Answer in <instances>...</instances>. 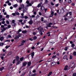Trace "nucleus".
Wrapping results in <instances>:
<instances>
[{"label":"nucleus","instance_id":"1","mask_svg":"<svg viewBox=\"0 0 76 76\" xmlns=\"http://www.w3.org/2000/svg\"><path fill=\"white\" fill-rule=\"evenodd\" d=\"M22 35V34H18V35L16 36L14 38L15 39H18Z\"/></svg>","mask_w":76,"mask_h":76},{"label":"nucleus","instance_id":"2","mask_svg":"<svg viewBox=\"0 0 76 76\" xmlns=\"http://www.w3.org/2000/svg\"><path fill=\"white\" fill-rule=\"evenodd\" d=\"M37 30H39V32H42V31L43 30V28L40 27L37 28Z\"/></svg>","mask_w":76,"mask_h":76},{"label":"nucleus","instance_id":"3","mask_svg":"<svg viewBox=\"0 0 76 76\" xmlns=\"http://www.w3.org/2000/svg\"><path fill=\"white\" fill-rule=\"evenodd\" d=\"M27 64V63L26 62H25L23 63V67H25V66H26V65Z\"/></svg>","mask_w":76,"mask_h":76},{"label":"nucleus","instance_id":"4","mask_svg":"<svg viewBox=\"0 0 76 76\" xmlns=\"http://www.w3.org/2000/svg\"><path fill=\"white\" fill-rule=\"evenodd\" d=\"M31 62H28L27 63V66L28 67H30V66H31Z\"/></svg>","mask_w":76,"mask_h":76},{"label":"nucleus","instance_id":"5","mask_svg":"<svg viewBox=\"0 0 76 76\" xmlns=\"http://www.w3.org/2000/svg\"><path fill=\"white\" fill-rule=\"evenodd\" d=\"M1 32H3L4 31H6V28H1Z\"/></svg>","mask_w":76,"mask_h":76},{"label":"nucleus","instance_id":"6","mask_svg":"<svg viewBox=\"0 0 76 76\" xmlns=\"http://www.w3.org/2000/svg\"><path fill=\"white\" fill-rule=\"evenodd\" d=\"M51 25H53V23H50L49 24H48L47 26H48V27H50V28L51 27Z\"/></svg>","mask_w":76,"mask_h":76},{"label":"nucleus","instance_id":"7","mask_svg":"<svg viewBox=\"0 0 76 76\" xmlns=\"http://www.w3.org/2000/svg\"><path fill=\"white\" fill-rule=\"evenodd\" d=\"M28 23L30 24V25H32V23H33V21L32 20H30L29 22Z\"/></svg>","mask_w":76,"mask_h":76},{"label":"nucleus","instance_id":"8","mask_svg":"<svg viewBox=\"0 0 76 76\" xmlns=\"http://www.w3.org/2000/svg\"><path fill=\"white\" fill-rule=\"evenodd\" d=\"M64 10L63 8H62L61 10V13H64Z\"/></svg>","mask_w":76,"mask_h":76},{"label":"nucleus","instance_id":"9","mask_svg":"<svg viewBox=\"0 0 76 76\" xmlns=\"http://www.w3.org/2000/svg\"><path fill=\"white\" fill-rule=\"evenodd\" d=\"M66 59V60H68V58H67V56H64L63 57V59Z\"/></svg>","mask_w":76,"mask_h":76},{"label":"nucleus","instance_id":"10","mask_svg":"<svg viewBox=\"0 0 76 76\" xmlns=\"http://www.w3.org/2000/svg\"><path fill=\"white\" fill-rule=\"evenodd\" d=\"M55 64H56V62L53 61L52 63V66H54Z\"/></svg>","mask_w":76,"mask_h":76},{"label":"nucleus","instance_id":"11","mask_svg":"<svg viewBox=\"0 0 76 76\" xmlns=\"http://www.w3.org/2000/svg\"><path fill=\"white\" fill-rule=\"evenodd\" d=\"M36 75H37V74H36V73H34V74H31L29 75L30 76H36Z\"/></svg>","mask_w":76,"mask_h":76},{"label":"nucleus","instance_id":"12","mask_svg":"<svg viewBox=\"0 0 76 76\" xmlns=\"http://www.w3.org/2000/svg\"><path fill=\"white\" fill-rule=\"evenodd\" d=\"M67 67H68V66L66 65L65 66L64 68V70H67Z\"/></svg>","mask_w":76,"mask_h":76},{"label":"nucleus","instance_id":"13","mask_svg":"<svg viewBox=\"0 0 76 76\" xmlns=\"http://www.w3.org/2000/svg\"><path fill=\"white\" fill-rule=\"evenodd\" d=\"M72 19V18H70L68 19V21H69V22H71L72 20H73Z\"/></svg>","mask_w":76,"mask_h":76},{"label":"nucleus","instance_id":"14","mask_svg":"<svg viewBox=\"0 0 76 76\" xmlns=\"http://www.w3.org/2000/svg\"><path fill=\"white\" fill-rule=\"evenodd\" d=\"M3 39H4V37L2 36L0 38V40L1 41H2Z\"/></svg>","mask_w":76,"mask_h":76},{"label":"nucleus","instance_id":"15","mask_svg":"<svg viewBox=\"0 0 76 76\" xmlns=\"http://www.w3.org/2000/svg\"><path fill=\"white\" fill-rule=\"evenodd\" d=\"M52 72L51 71L50 72L49 74L48 75V76H50V75H51V74H52Z\"/></svg>","mask_w":76,"mask_h":76},{"label":"nucleus","instance_id":"16","mask_svg":"<svg viewBox=\"0 0 76 76\" xmlns=\"http://www.w3.org/2000/svg\"><path fill=\"white\" fill-rule=\"evenodd\" d=\"M41 4H42V3H40V4H39L37 6V7L38 8H39L40 7H41Z\"/></svg>","mask_w":76,"mask_h":76},{"label":"nucleus","instance_id":"17","mask_svg":"<svg viewBox=\"0 0 76 76\" xmlns=\"http://www.w3.org/2000/svg\"><path fill=\"white\" fill-rule=\"evenodd\" d=\"M22 32L23 34H26L27 32V31L26 30H24L22 31Z\"/></svg>","mask_w":76,"mask_h":76},{"label":"nucleus","instance_id":"18","mask_svg":"<svg viewBox=\"0 0 76 76\" xmlns=\"http://www.w3.org/2000/svg\"><path fill=\"white\" fill-rule=\"evenodd\" d=\"M12 26H16V23H12Z\"/></svg>","mask_w":76,"mask_h":76},{"label":"nucleus","instance_id":"19","mask_svg":"<svg viewBox=\"0 0 76 76\" xmlns=\"http://www.w3.org/2000/svg\"><path fill=\"white\" fill-rule=\"evenodd\" d=\"M44 9H45V8H44V7L42 6L41 7V10H44Z\"/></svg>","mask_w":76,"mask_h":76},{"label":"nucleus","instance_id":"20","mask_svg":"<svg viewBox=\"0 0 76 76\" xmlns=\"http://www.w3.org/2000/svg\"><path fill=\"white\" fill-rule=\"evenodd\" d=\"M34 54H35V53L34 52H33L31 53V56H34Z\"/></svg>","mask_w":76,"mask_h":76},{"label":"nucleus","instance_id":"21","mask_svg":"<svg viewBox=\"0 0 76 76\" xmlns=\"http://www.w3.org/2000/svg\"><path fill=\"white\" fill-rule=\"evenodd\" d=\"M16 60H17V61H18V60H19V57L18 56H17L16 58Z\"/></svg>","mask_w":76,"mask_h":76},{"label":"nucleus","instance_id":"22","mask_svg":"<svg viewBox=\"0 0 76 76\" xmlns=\"http://www.w3.org/2000/svg\"><path fill=\"white\" fill-rule=\"evenodd\" d=\"M23 59H24L23 57H21L20 58V61H22L23 60Z\"/></svg>","mask_w":76,"mask_h":76},{"label":"nucleus","instance_id":"23","mask_svg":"<svg viewBox=\"0 0 76 76\" xmlns=\"http://www.w3.org/2000/svg\"><path fill=\"white\" fill-rule=\"evenodd\" d=\"M4 69V68L3 67H2L1 68H0V71H2Z\"/></svg>","mask_w":76,"mask_h":76},{"label":"nucleus","instance_id":"24","mask_svg":"<svg viewBox=\"0 0 76 76\" xmlns=\"http://www.w3.org/2000/svg\"><path fill=\"white\" fill-rule=\"evenodd\" d=\"M32 6V4L31 3L28 4V5H27V7H29V6Z\"/></svg>","mask_w":76,"mask_h":76},{"label":"nucleus","instance_id":"25","mask_svg":"<svg viewBox=\"0 0 76 76\" xmlns=\"http://www.w3.org/2000/svg\"><path fill=\"white\" fill-rule=\"evenodd\" d=\"M17 65H18V64H19L20 63V61H17Z\"/></svg>","mask_w":76,"mask_h":76},{"label":"nucleus","instance_id":"26","mask_svg":"<svg viewBox=\"0 0 76 76\" xmlns=\"http://www.w3.org/2000/svg\"><path fill=\"white\" fill-rule=\"evenodd\" d=\"M9 38H12V37L10 36V35H9L8 36V37H7V39H8Z\"/></svg>","mask_w":76,"mask_h":76},{"label":"nucleus","instance_id":"27","mask_svg":"<svg viewBox=\"0 0 76 76\" xmlns=\"http://www.w3.org/2000/svg\"><path fill=\"white\" fill-rule=\"evenodd\" d=\"M4 45V43H0V46H3Z\"/></svg>","mask_w":76,"mask_h":76},{"label":"nucleus","instance_id":"28","mask_svg":"<svg viewBox=\"0 0 76 76\" xmlns=\"http://www.w3.org/2000/svg\"><path fill=\"white\" fill-rule=\"evenodd\" d=\"M33 38L34 39H37V37L36 36H34V37H33Z\"/></svg>","mask_w":76,"mask_h":76},{"label":"nucleus","instance_id":"29","mask_svg":"<svg viewBox=\"0 0 76 76\" xmlns=\"http://www.w3.org/2000/svg\"><path fill=\"white\" fill-rule=\"evenodd\" d=\"M15 15H19L20 14L19 12H15Z\"/></svg>","mask_w":76,"mask_h":76},{"label":"nucleus","instance_id":"30","mask_svg":"<svg viewBox=\"0 0 76 76\" xmlns=\"http://www.w3.org/2000/svg\"><path fill=\"white\" fill-rule=\"evenodd\" d=\"M75 46V44H72L71 47H72V48H74V46Z\"/></svg>","mask_w":76,"mask_h":76},{"label":"nucleus","instance_id":"31","mask_svg":"<svg viewBox=\"0 0 76 76\" xmlns=\"http://www.w3.org/2000/svg\"><path fill=\"white\" fill-rule=\"evenodd\" d=\"M25 73H26L25 72H23V74H22V75H21L20 76H23L25 75Z\"/></svg>","mask_w":76,"mask_h":76},{"label":"nucleus","instance_id":"32","mask_svg":"<svg viewBox=\"0 0 76 76\" xmlns=\"http://www.w3.org/2000/svg\"><path fill=\"white\" fill-rule=\"evenodd\" d=\"M21 7L22 9H23V7H24V5L22 4L21 5Z\"/></svg>","mask_w":76,"mask_h":76},{"label":"nucleus","instance_id":"33","mask_svg":"<svg viewBox=\"0 0 76 76\" xmlns=\"http://www.w3.org/2000/svg\"><path fill=\"white\" fill-rule=\"evenodd\" d=\"M45 4H47V3H48V0H45Z\"/></svg>","mask_w":76,"mask_h":76},{"label":"nucleus","instance_id":"34","mask_svg":"<svg viewBox=\"0 0 76 76\" xmlns=\"http://www.w3.org/2000/svg\"><path fill=\"white\" fill-rule=\"evenodd\" d=\"M63 0H59V1H60V3L61 4V3H63Z\"/></svg>","mask_w":76,"mask_h":76},{"label":"nucleus","instance_id":"35","mask_svg":"<svg viewBox=\"0 0 76 76\" xmlns=\"http://www.w3.org/2000/svg\"><path fill=\"white\" fill-rule=\"evenodd\" d=\"M9 15H7L6 16V18H8V19H9Z\"/></svg>","mask_w":76,"mask_h":76},{"label":"nucleus","instance_id":"36","mask_svg":"<svg viewBox=\"0 0 76 76\" xmlns=\"http://www.w3.org/2000/svg\"><path fill=\"white\" fill-rule=\"evenodd\" d=\"M18 21H19V22H20V23H21L22 22V21H23V20H18Z\"/></svg>","mask_w":76,"mask_h":76},{"label":"nucleus","instance_id":"37","mask_svg":"<svg viewBox=\"0 0 76 76\" xmlns=\"http://www.w3.org/2000/svg\"><path fill=\"white\" fill-rule=\"evenodd\" d=\"M54 13L53 12V11H52L51 13V15H52V16L54 15Z\"/></svg>","mask_w":76,"mask_h":76},{"label":"nucleus","instance_id":"38","mask_svg":"<svg viewBox=\"0 0 76 76\" xmlns=\"http://www.w3.org/2000/svg\"><path fill=\"white\" fill-rule=\"evenodd\" d=\"M72 76H76V73H73Z\"/></svg>","mask_w":76,"mask_h":76},{"label":"nucleus","instance_id":"39","mask_svg":"<svg viewBox=\"0 0 76 76\" xmlns=\"http://www.w3.org/2000/svg\"><path fill=\"white\" fill-rule=\"evenodd\" d=\"M73 55H74V56H76V52H74Z\"/></svg>","mask_w":76,"mask_h":76},{"label":"nucleus","instance_id":"40","mask_svg":"<svg viewBox=\"0 0 76 76\" xmlns=\"http://www.w3.org/2000/svg\"><path fill=\"white\" fill-rule=\"evenodd\" d=\"M73 58V56H70L69 57V59H72Z\"/></svg>","mask_w":76,"mask_h":76},{"label":"nucleus","instance_id":"41","mask_svg":"<svg viewBox=\"0 0 76 76\" xmlns=\"http://www.w3.org/2000/svg\"><path fill=\"white\" fill-rule=\"evenodd\" d=\"M12 23H15V20H13L12 21Z\"/></svg>","mask_w":76,"mask_h":76},{"label":"nucleus","instance_id":"42","mask_svg":"<svg viewBox=\"0 0 76 76\" xmlns=\"http://www.w3.org/2000/svg\"><path fill=\"white\" fill-rule=\"evenodd\" d=\"M16 61V60L15 59H14L13 61L12 62V64H15V61Z\"/></svg>","mask_w":76,"mask_h":76},{"label":"nucleus","instance_id":"43","mask_svg":"<svg viewBox=\"0 0 76 76\" xmlns=\"http://www.w3.org/2000/svg\"><path fill=\"white\" fill-rule=\"evenodd\" d=\"M6 22L7 23V24H9L10 23L9 22L8 20H7L6 21Z\"/></svg>","mask_w":76,"mask_h":76},{"label":"nucleus","instance_id":"44","mask_svg":"<svg viewBox=\"0 0 76 76\" xmlns=\"http://www.w3.org/2000/svg\"><path fill=\"white\" fill-rule=\"evenodd\" d=\"M41 21L43 22L44 21V18L42 17L41 18Z\"/></svg>","mask_w":76,"mask_h":76},{"label":"nucleus","instance_id":"45","mask_svg":"<svg viewBox=\"0 0 76 76\" xmlns=\"http://www.w3.org/2000/svg\"><path fill=\"white\" fill-rule=\"evenodd\" d=\"M24 18L26 19H28V16H25L24 17Z\"/></svg>","mask_w":76,"mask_h":76},{"label":"nucleus","instance_id":"46","mask_svg":"<svg viewBox=\"0 0 76 76\" xmlns=\"http://www.w3.org/2000/svg\"><path fill=\"white\" fill-rule=\"evenodd\" d=\"M10 46H6L5 48H6V49H7V48H9V47H10Z\"/></svg>","mask_w":76,"mask_h":76},{"label":"nucleus","instance_id":"47","mask_svg":"<svg viewBox=\"0 0 76 76\" xmlns=\"http://www.w3.org/2000/svg\"><path fill=\"white\" fill-rule=\"evenodd\" d=\"M33 73H35L36 72V70L35 69H34L33 72H32Z\"/></svg>","mask_w":76,"mask_h":76},{"label":"nucleus","instance_id":"48","mask_svg":"<svg viewBox=\"0 0 76 76\" xmlns=\"http://www.w3.org/2000/svg\"><path fill=\"white\" fill-rule=\"evenodd\" d=\"M40 34L41 35H42V34H43V33H42V31H40V32H39Z\"/></svg>","mask_w":76,"mask_h":76},{"label":"nucleus","instance_id":"49","mask_svg":"<svg viewBox=\"0 0 76 76\" xmlns=\"http://www.w3.org/2000/svg\"><path fill=\"white\" fill-rule=\"evenodd\" d=\"M56 56H53V57H52V58H56Z\"/></svg>","mask_w":76,"mask_h":76},{"label":"nucleus","instance_id":"50","mask_svg":"<svg viewBox=\"0 0 76 76\" xmlns=\"http://www.w3.org/2000/svg\"><path fill=\"white\" fill-rule=\"evenodd\" d=\"M17 6H18V5L16 4H15L14 5V7H16Z\"/></svg>","mask_w":76,"mask_h":76},{"label":"nucleus","instance_id":"51","mask_svg":"<svg viewBox=\"0 0 76 76\" xmlns=\"http://www.w3.org/2000/svg\"><path fill=\"white\" fill-rule=\"evenodd\" d=\"M10 40H7L5 41L6 42H10Z\"/></svg>","mask_w":76,"mask_h":76},{"label":"nucleus","instance_id":"52","mask_svg":"<svg viewBox=\"0 0 76 76\" xmlns=\"http://www.w3.org/2000/svg\"><path fill=\"white\" fill-rule=\"evenodd\" d=\"M1 23H2V24H4V23H5V21H2V22H1Z\"/></svg>","mask_w":76,"mask_h":76},{"label":"nucleus","instance_id":"53","mask_svg":"<svg viewBox=\"0 0 76 76\" xmlns=\"http://www.w3.org/2000/svg\"><path fill=\"white\" fill-rule=\"evenodd\" d=\"M33 35H36V33L35 32H33Z\"/></svg>","mask_w":76,"mask_h":76},{"label":"nucleus","instance_id":"54","mask_svg":"<svg viewBox=\"0 0 76 76\" xmlns=\"http://www.w3.org/2000/svg\"><path fill=\"white\" fill-rule=\"evenodd\" d=\"M69 14L70 15H71L72 14V12H69Z\"/></svg>","mask_w":76,"mask_h":76},{"label":"nucleus","instance_id":"55","mask_svg":"<svg viewBox=\"0 0 76 76\" xmlns=\"http://www.w3.org/2000/svg\"><path fill=\"white\" fill-rule=\"evenodd\" d=\"M1 28H4V25H1Z\"/></svg>","mask_w":76,"mask_h":76},{"label":"nucleus","instance_id":"56","mask_svg":"<svg viewBox=\"0 0 76 76\" xmlns=\"http://www.w3.org/2000/svg\"><path fill=\"white\" fill-rule=\"evenodd\" d=\"M29 40H30V41H33V39H32L31 38H30L29 39Z\"/></svg>","mask_w":76,"mask_h":76},{"label":"nucleus","instance_id":"57","mask_svg":"<svg viewBox=\"0 0 76 76\" xmlns=\"http://www.w3.org/2000/svg\"><path fill=\"white\" fill-rule=\"evenodd\" d=\"M64 50H65V51H67V48L66 47L64 49Z\"/></svg>","mask_w":76,"mask_h":76},{"label":"nucleus","instance_id":"58","mask_svg":"<svg viewBox=\"0 0 76 76\" xmlns=\"http://www.w3.org/2000/svg\"><path fill=\"white\" fill-rule=\"evenodd\" d=\"M9 2H10L9 1H7L5 2V3H9Z\"/></svg>","mask_w":76,"mask_h":76},{"label":"nucleus","instance_id":"59","mask_svg":"<svg viewBox=\"0 0 76 76\" xmlns=\"http://www.w3.org/2000/svg\"><path fill=\"white\" fill-rule=\"evenodd\" d=\"M22 31V30L21 29H19V30L18 31V32H21Z\"/></svg>","mask_w":76,"mask_h":76},{"label":"nucleus","instance_id":"60","mask_svg":"<svg viewBox=\"0 0 76 76\" xmlns=\"http://www.w3.org/2000/svg\"><path fill=\"white\" fill-rule=\"evenodd\" d=\"M71 2H72V1H71V0H68V3H71Z\"/></svg>","mask_w":76,"mask_h":76},{"label":"nucleus","instance_id":"61","mask_svg":"<svg viewBox=\"0 0 76 76\" xmlns=\"http://www.w3.org/2000/svg\"><path fill=\"white\" fill-rule=\"evenodd\" d=\"M8 27L9 28H11V26L10 25H9L8 26Z\"/></svg>","mask_w":76,"mask_h":76},{"label":"nucleus","instance_id":"62","mask_svg":"<svg viewBox=\"0 0 76 76\" xmlns=\"http://www.w3.org/2000/svg\"><path fill=\"white\" fill-rule=\"evenodd\" d=\"M26 3L27 4H29V1H26Z\"/></svg>","mask_w":76,"mask_h":76},{"label":"nucleus","instance_id":"63","mask_svg":"<svg viewBox=\"0 0 76 76\" xmlns=\"http://www.w3.org/2000/svg\"><path fill=\"white\" fill-rule=\"evenodd\" d=\"M39 15L40 16H41V15H42V14L41 13V12H39Z\"/></svg>","mask_w":76,"mask_h":76},{"label":"nucleus","instance_id":"64","mask_svg":"<svg viewBox=\"0 0 76 76\" xmlns=\"http://www.w3.org/2000/svg\"><path fill=\"white\" fill-rule=\"evenodd\" d=\"M43 23H47V20H45L44 21Z\"/></svg>","mask_w":76,"mask_h":76}]
</instances>
